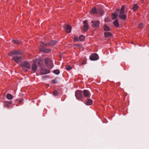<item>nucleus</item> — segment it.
<instances>
[{"label":"nucleus","instance_id":"nucleus-33","mask_svg":"<svg viewBox=\"0 0 149 149\" xmlns=\"http://www.w3.org/2000/svg\"><path fill=\"white\" fill-rule=\"evenodd\" d=\"M139 28H141L143 27V25L142 23L140 24L139 25Z\"/></svg>","mask_w":149,"mask_h":149},{"label":"nucleus","instance_id":"nucleus-32","mask_svg":"<svg viewBox=\"0 0 149 149\" xmlns=\"http://www.w3.org/2000/svg\"><path fill=\"white\" fill-rule=\"evenodd\" d=\"M57 82V81L56 79H54L52 81V83L53 84H55Z\"/></svg>","mask_w":149,"mask_h":149},{"label":"nucleus","instance_id":"nucleus-11","mask_svg":"<svg viewBox=\"0 0 149 149\" xmlns=\"http://www.w3.org/2000/svg\"><path fill=\"white\" fill-rule=\"evenodd\" d=\"M83 95L85 97H89L91 96V94L88 91L84 90L83 91Z\"/></svg>","mask_w":149,"mask_h":149},{"label":"nucleus","instance_id":"nucleus-15","mask_svg":"<svg viewBox=\"0 0 149 149\" xmlns=\"http://www.w3.org/2000/svg\"><path fill=\"white\" fill-rule=\"evenodd\" d=\"M97 10L96 8L95 7L93 8L91 10V13L92 14H97Z\"/></svg>","mask_w":149,"mask_h":149},{"label":"nucleus","instance_id":"nucleus-31","mask_svg":"<svg viewBox=\"0 0 149 149\" xmlns=\"http://www.w3.org/2000/svg\"><path fill=\"white\" fill-rule=\"evenodd\" d=\"M125 6L124 5L121 8L120 11L124 12V10L125 9Z\"/></svg>","mask_w":149,"mask_h":149},{"label":"nucleus","instance_id":"nucleus-23","mask_svg":"<svg viewBox=\"0 0 149 149\" xmlns=\"http://www.w3.org/2000/svg\"><path fill=\"white\" fill-rule=\"evenodd\" d=\"M85 39L84 36L82 35H81L79 38V40L80 41H82L84 40Z\"/></svg>","mask_w":149,"mask_h":149},{"label":"nucleus","instance_id":"nucleus-6","mask_svg":"<svg viewBox=\"0 0 149 149\" xmlns=\"http://www.w3.org/2000/svg\"><path fill=\"white\" fill-rule=\"evenodd\" d=\"M99 56L96 53L91 54L90 56V59L91 60L95 61L99 59Z\"/></svg>","mask_w":149,"mask_h":149},{"label":"nucleus","instance_id":"nucleus-34","mask_svg":"<svg viewBox=\"0 0 149 149\" xmlns=\"http://www.w3.org/2000/svg\"><path fill=\"white\" fill-rule=\"evenodd\" d=\"M86 63V61H84L83 63H82V64H85Z\"/></svg>","mask_w":149,"mask_h":149},{"label":"nucleus","instance_id":"nucleus-30","mask_svg":"<svg viewBox=\"0 0 149 149\" xmlns=\"http://www.w3.org/2000/svg\"><path fill=\"white\" fill-rule=\"evenodd\" d=\"M78 38L77 37H74L73 38V41L74 42H76L78 41Z\"/></svg>","mask_w":149,"mask_h":149},{"label":"nucleus","instance_id":"nucleus-2","mask_svg":"<svg viewBox=\"0 0 149 149\" xmlns=\"http://www.w3.org/2000/svg\"><path fill=\"white\" fill-rule=\"evenodd\" d=\"M57 42L55 40H52V41L47 43L45 44L43 42H40V51L45 53H48L50 52L51 50L49 49H46L44 48V45H49V46L53 47L56 44Z\"/></svg>","mask_w":149,"mask_h":149},{"label":"nucleus","instance_id":"nucleus-13","mask_svg":"<svg viewBox=\"0 0 149 149\" xmlns=\"http://www.w3.org/2000/svg\"><path fill=\"white\" fill-rule=\"evenodd\" d=\"M93 102L92 100L91 99H88L86 101L85 104L88 106H89L92 104Z\"/></svg>","mask_w":149,"mask_h":149},{"label":"nucleus","instance_id":"nucleus-19","mask_svg":"<svg viewBox=\"0 0 149 149\" xmlns=\"http://www.w3.org/2000/svg\"><path fill=\"white\" fill-rule=\"evenodd\" d=\"M139 8L138 5L136 4H134L133 5L132 7V9L134 11H136Z\"/></svg>","mask_w":149,"mask_h":149},{"label":"nucleus","instance_id":"nucleus-3","mask_svg":"<svg viewBox=\"0 0 149 149\" xmlns=\"http://www.w3.org/2000/svg\"><path fill=\"white\" fill-rule=\"evenodd\" d=\"M44 62L46 66L49 69H51L53 68L52 61L51 59L46 58L44 59Z\"/></svg>","mask_w":149,"mask_h":149},{"label":"nucleus","instance_id":"nucleus-29","mask_svg":"<svg viewBox=\"0 0 149 149\" xmlns=\"http://www.w3.org/2000/svg\"><path fill=\"white\" fill-rule=\"evenodd\" d=\"M75 46H76L78 47L79 49H81V48H82V46H81V44H75L74 45Z\"/></svg>","mask_w":149,"mask_h":149},{"label":"nucleus","instance_id":"nucleus-37","mask_svg":"<svg viewBox=\"0 0 149 149\" xmlns=\"http://www.w3.org/2000/svg\"><path fill=\"white\" fill-rule=\"evenodd\" d=\"M35 61H36V60H33V62H34H34H35Z\"/></svg>","mask_w":149,"mask_h":149},{"label":"nucleus","instance_id":"nucleus-22","mask_svg":"<svg viewBox=\"0 0 149 149\" xmlns=\"http://www.w3.org/2000/svg\"><path fill=\"white\" fill-rule=\"evenodd\" d=\"M104 29L105 31H109L110 28L107 25H105L104 27Z\"/></svg>","mask_w":149,"mask_h":149},{"label":"nucleus","instance_id":"nucleus-4","mask_svg":"<svg viewBox=\"0 0 149 149\" xmlns=\"http://www.w3.org/2000/svg\"><path fill=\"white\" fill-rule=\"evenodd\" d=\"M21 66L23 68H26L28 69L31 68V65L30 63L26 61H24L21 63L20 64Z\"/></svg>","mask_w":149,"mask_h":149},{"label":"nucleus","instance_id":"nucleus-25","mask_svg":"<svg viewBox=\"0 0 149 149\" xmlns=\"http://www.w3.org/2000/svg\"><path fill=\"white\" fill-rule=\"evenodd\" d=\"M117 15L115 13H112V14L111 17L112 19H115L117 17Z\"/></svg>","mask_w":149,"mask_h":149},{"label":"nucleus","instance_id":"nucleus-24","mask_svg":"<svg viewBox=\"0 0 149 149\" xmlns=\"http://www.w3.org/2000/svg\"><path fill=\"white\" fill-rule=\"evenodd\" d=\"M12 42L15 44H19L20 43V42L18 40H13Z\"/></svg>","mask_w":149,"mask_h":149},{"label":"nucleus","instance_id":"nucleus-14","mask_svg":"<svg viewBox=\"0 0 149 149\" xmlns=\"http://www.w3.org/2000/svg\"><path fill=\"white\" fill-rule=\"evenodd\" d=\"M65 30L66 32L68 33H70V32L71 30V27L69 25H67L66 26L65 28Z\"/></svg>","mask_w":149,"mask_h":149},{"label":"nucleus","instance_id":"nucleus-5","mask_svg":"<svg viewBox=\"0 0 149 149\" xmlns=\"http://www.w3.org/2000/svg\"><path fill=\"white\" fill-rule=\"evenodd\" d=\"M75 96L76 98L78 99H80L82 98V92L81 91H77L75 92Z\"/></svg>","mask_w":149,"mask_h":149},{"label":"nucleus","instance_id":"nucleus-18","mask_svg":"<svg viewBox=\"0 0 149 149\" xmlns=\"http://www.w3.org/2000/svg\"><path fill=\"white\" fill-rule=\"evenodd\" d=\"M12 103L11 101H6L5 102V106H6L7 108L9 107V105L11 104Z\"/></svg>","mask_w":149,"mask_h":149},{"label":"nucleus","instance_id":"nucleus-9","mask_svg":"<svg viewBox=\"0 0 149 149\" xmlns=\"http://www.w3.org/2000/svg\"><path fill=\"white\" fill-rule=\"evenodd\" d=\"M84 26L83 27V30L84 31H86L88 29V25L87 23V20H84L83 21Z\"/></svg>","mask_w":149,"mask_h":149},{"label":"nucleus","instance_id":"nucleus-35","mask_svg":"<svg viewBox=\"0 0 149 149\" xmlns=\"http://www.w3.org/2000/svg\"><path fill=\"white\" fill-rule=\"evenodd\" d=\"M119 11V10H116V13H118Z\"/></svg>","mask_w":149,"mask_h":149},{"label":"nucleus","instance_id":"nucleus-17","mask_svg":"<svg viewBox=\"0 0 149 149\" xmlns=\"http://www.w3.org/2000/svg\"><path fill=\"white\" fill-rule=\"evenodd\" d=\"M104 37L107 38L111 36V34L109 32H105L104 33Z\"/></svg>","mask_w":149,"mask_h":149},{"label":"nucleus","instance_id":"nucleus-1","mask_svg":"<svg viewBox=\"0 0 149 149\" xmlns=\"http://www.w3.org/2000/svg\"><path fill=\"white\" fill-rule=\"evenodd\" d=\"M13 56V59L14 61L19 63L23 60V53L19 50H13L9 54V56L14 55Z\"/></svg>","mask_w":149,"mask_h":149},{"label":"nucleus","instance_id":"nucleus-21","mask_svg":"<svg viewBox=\"0 0 149 149\" xmlns=\"http://www.w3.org/2000/svg\"><path fill=\"white\" fill-rule=\"evenodd\" d=\"M97 13L99 14L100 15H102L103 13V11L101 9H99L97 10Z\"/></svg>","mask_w":149,"mask_h":149},{"label":"nucleus","instance_id":"nucleus-7","mask_svg":"<svg viewBox=\"0 0 149 149\" xmlns=\"http://www.w3.org/2000/svg\"><path fill=\"white\" fill-rule=\"evenodd\" d=\"M100 22L98 21H92L91 22V26L94 28L99 27Z\"/></svg>","mask_w":149,"mask_h":149},{"label":"nucleus","instance_id":"nucleus-20","mask_svg":"<svg viewBox=\"0 0 149 149\" xmlns=\"http://www.w3.org/2000/svg\"><path fill=\"white\" fill-rule=\"evenodd\" d=\"M13 97V96L10 94H8L6 95V97L8 100H11Z\"/></svg>","mask_w":149,"mask_h":149},{"label":"nucleus","instance_id":"nucleus-36","mask_svg":"<svg viewBox=\"0 0 149 149\" xmlns=\"http://www.w3.org/2000/svg\"><path fill=\"white\" fill-rule=\"evenodd\" d=\"M104 21H105V22H107V21H106V19H105V20H104Z\"/></svg>","mask_w":149,"mask_h":149},{"label":"nucleus","instance_id":"nucleus-27","mask_svg":"<svg viewBox=\"0 0 149 149\" xmlns=\"http://www.w3.org/2000/svg\"><path fill=\"white\" fill-rule=\"evenodd\" d=\"M65 68L68 70H70L72 69L71 67L69 65H66L65 67Z\"/></svg>","mask_w":149,"mask_h":149},{"label":"nucleus","instance_id":"nucleus-10","mask_svg":"<svg viewBox=\"0 0 149 149\" xmlns=\"http://www.w3.org/2000/svg\"><path fill=\"white\" fill-rule=\"evenodd\" d=\"M118 16L120 18L123 20H125L126 18V15L124 14V12L120 11Z\"/></svg>","mask_w":149,"mask_h":149},{"label":"nucleus","instance_id":"nucleus-26","mask_svg":"<svg viewBox=\"0 0 149 149\" xmlns=\"http://www.w3.org/2000/svg\"><path fill=\"white\" fill-rule=\"evenodd\" d=\"M53 72L56 74H58L60 73V71L58 70H56L53 71Z\"/></svg>","mask_w":149,"mask_h":149},{"label":"nucleus","instance_id":"nucleus-8","mask_svg":"<svg viewBox=\"0 0 149 149\" xmlns=\"http://www.w3.org/2000/svg\"><path fill=\"white\" fill-rule=\"evenodd\" d=\"M50 72L49 70L45 68H42L41 70L40 74H48Z\"/></svg>","mask_w":149,"mask_h":149},{"label":"nucleus","instance_id":"nucleus-16","mask_svg":"<svg viewBox=\"0 0 149 149\" xmlns=\"http://www.w3.org/2000/svg\"><path fill=\"white\" fill-rule=\"evenodd\" d=\"M114 26L116 27H118L119 26V24L117 20H116L113 23Z\"/></svg>","mask_w":149,"mask_h":149},{"label":"nucleus","instance_id":"nucleus-28","mask_svg":"<svg viewBox=\"0 0 149 149\" xmlns=\"http://www.w3.org/2000/svg\"><path fill=\"white\" fill-rule=\"evenodd\" d=\"M58 93L57 90H55L54 91L53 94L54 96H57L58 95Z\"/></svg>","mask_w":149,"mask_h":149},{"label":"nucleus","instance_id":"nucleus-12","mask_svg":"<svg viewBox=\"0 0 149 149\" xmlns=\"http://www.w3.org/2000/svg\"><path fill=\"white\" fill-rule=\"evenodd\" d=\"M37 68V67L36 64L35 63H33L32 64L31 67V69L32 71L34 72H36V71Z\"/></svg>","mask_w":149,"mask_h":149}]
</instances>
